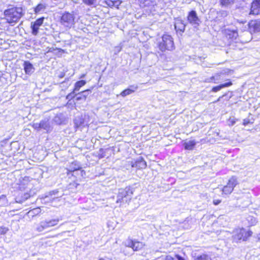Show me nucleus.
Returning <instances> with one entry per match:
<instances>
[{
    "label": "nucleus",
    "instance_id": "1",
    "mask_svg": "<svg viewBox=\"0 0 260 260\" xmlns=\"http://www.w3.org/2000/svg\"><path fill=\"white\" fill-rule=\"evenodd\" d=\"M7 22L9 24L16 23L25 14V9L21 7H13L4 11Z\"/></svg>",
    "mask_w": 260,
    "mask_h": 260
},
{
    "label": "nucleus",
    "instance_id": "2",
    "mask_svg": "<svg viewBox=\"0 0 260 260\" xmlns=\"http://www.w3.org/2000/svg\"><path fill=\"white\" fill-rule=\"evenodd\" d=\"M252 235L253 232L251 230L239 227L234 230L232 238L234 242L238 243L247 241Z\"/></svg>",
    "mask_w": 260,
    "mask_h": 260
},
{
    "label": "nucleus",
    "instance_id": "3",
    "mask_svg": "<svg viewBox=\"0 0 260 260\" xmlns=\"http://www.w3.org/2000/svg\"><path fill=\"white\" fill-rule=\"evenodd\" d=\"M133 194V189L130 187L119 189L117 196L116 203H127L131 201Z\"/></svg>",
    "mask_w": 260,
    "mask_h": 260
},
{
    "label": "nucleus",
    "instance_id": "4",
    "mask_svg": "<svg viewBox=\"0 0 260 260\" xmlns=\"http://www.w3.org/2000/svg\"><path fill=\"white\" fill-rule=\"evenodd\" d=\"M239 184L236 177L233 176L228 181L226 185L221 189V194L225 197L231 194L235 187Z\"/></svg>",
    "mask_w": 260,
    "mask_h": 260
},
{
    "label": "nucleus",
    "instance_id": "5",
    "mask_svg": "<svg viewBox=\"0 0 260 260\" xmlns=\"http://www.w3.org/2000/svg\"><path fill=\"white\" fill-rule=\"evenodd\" d=\"M161 41L158 45L159 49L162 52L166 50H172L174 48L173 38L168 35H164L162 37Z\"/></svg>",
    "mask_w": 260,
    "mask_h": 260
},
{
    "label": "nucleus",
    "instance_id": "6",
    "mask_svg": "<svg viewBox=\"0 0 260 260\" xmlns=\"http://www.w3.org/2000/svg\"><path fill=\"white\" fill-rule=\"evenodd\" d=\"M59 221L60 219L58 218L43 220L37 225L36 231L38 232H42L44 230L56 225Z\"/></svg>",
    "mask_w": 260,
    "mask_h": 260
},
{
    "label": "nucleus",
    "instance_id": "7",
    "mask_svg": "<svg viewBox=\"0 0 260 260\" xmlns=\"http://www.w3.org/2000/svg\"><path fill=\"white\" fill-rule=\"evenodd\" d=\"M75 17L73 13L66 12L61 17L60 22L61 25L68 28H71L75 24Z\"/></svg>",
    "mask_w": 260,
    "mask_h": 260
},
{
    "label": "nucleus",
    "instance_id": "8",
    "mask_svg": "<svg viewBox=\"0 0 260 260\" xmlns=\"http://www.w3.org/2000/svg\"><path fill=\"white\" fill-rule=\"evenodd\" d=\"M140 6L142 8H146L152 15L155 14L158 7L157 6V0H139Z\"/></svg>",
    "mask_w": 260,
    "mask_h": 260
},
{
    "label": "nucleus",
    "instance_id": "9",
    "mask_svg": "<svg viewBox=\"0 0 260 260\" xmlns=\"http://www.w3.org/2000/svg\"><path fill=\"white\" fill-rule=\"evenodd\" d=\"M248 31L251 35L260 34V19L250 20L247 24Z\"/></svg>",
    "mask_w": 260,
    "mask_h": 260
},
{
    "label": "nucleus",
    "instance_id": "10",
    "mask_svg": "<svg viewBox=\"0 0 260 260\" xmlns=\"http://www.w3.org/2000/svg\"><path fill=\"white\" fill-rule=\"evenodd\" d=\"M249 15L257 16L260 15V0H253L249 9Z\"/></svg>",
    "mask_w": 260,
    "mask_h": 260
},
{
    "label": "nucleus",
    "instance_id": "11",
    "mask_svg": "<svg viewBox=\"0 0 260 260\" xmlns=\"http://www.w3.org/2000/svg\"><path fill=\"white\" fill-rule=\"evenodd\" d=\"M44 17H42L37 19L35 21L31 23L30 28L31 29V33L33 35L36 36L39 32V29L40 26L43 23Z\"/></svg>",
    "mask_w": 260,
    "mask_h": 260
},
{
    "label": "nucleus",
    "instance_id": "12",
    "mask_svg": "<svg viewBox=\"0 0 260 260\" xmlns=\"http://www.w3.org/2000/svg\"><path fill=\"white\" fill-rule=\"evenodd\" d=\"M130 165L132 167L135 168L137 169H143L146 168L147 167L146 162L142 157H139L137 159L131 161Z\"/></svg>",
    "mask_w": 260,
    "mask_h": 260
},
{
    "label": "nucleus",
    "instance_id": "13",
    "mask_svg": "<svg viewBox=\"0 0 260 260\" xmlns=\"http://www.w3.org/2000/svg\"><path fill=\"white\" fill-rule=\"evenodd\" d=\"M224 36L229 40L232 41L236 40L238 37L237 29H225L223 31Z\"/></svg>",
    "mask_w": 260,
    "mask_h": 260
},
{
    "label": "nucleus",
    "instance_id": "14",
    "mask_svg": "<svg viewBox=\"0 0 260 260\" xmlns=\"http://www.w3.org/2000/svg\"><path fill=\"white\" fill-rule=\"evenodd\" d=\"M188 21L192 24H199L200 19L196 12L194 10L190 11L187 15Z\"/></svg>",
    "mask_w": 260,
    "mask_h": 260
},
{
    "label": "nucleus",
    "instance_id": "15",
    "mask_svg": "<svg viewBox=\"0 0 260 260\" xmlns=\"http://www.w3.org/2000/svg\"><path fill=\"white\" fill-rule=\"evenodd\" d=\"M226 81L227 82L224 83H221L217 86H213L211 89V91L213 92H217L223 88L228 87L233 85V82L230 79H228Z\"/></svg>",
    "mask_w": 260,
    "mask_h": 260
},
{
    "label": "nucleus",
    "instance_id": "16",
    "mask_svg": "<svg viewBox=\"0 0 260 260\" xmlns=\"http://www.w3.org/2000/svg\"><path fill=\"white\" fill-rule=\"evenodd\" d=\"M24 70L26 74L30 75L35 70L34 66L29 61H24L23 63Z\"/></svg>",
    "mask_w": 260,
    "mask_h": 260
},
{
    "label": "nucleus",
    "instance_id": "17",
    "mask_svg": "<svg viewBox=\"0 0 260 260\" xmlns=\"http://www.w3.org/2000/svg\"><path fill=\"white\" fill-rule=\"evenodd\" d=\"M40 129H43L47 132H49L51 130V127L48 119H43L40 122Z\"/></svg>",
    "mask_w": 260,
    "mask_h": 260
},
{
    "label": "nucleus",
    "instance_id": "18",
    "mask_svg": "<svg viewBox=\"0 0 260 260\" xmlns=\"http://www.w3.org/2000/svg\"><path fill=\"white\" fill-rule=\"evenodd\" d=\"M145 244L142 242L137 241V240H134V244L133 246V251H137L142 249L145 246Z\"/></svg>",
    "mask_w": 260,
    "mask_h": 260
},
{
    "label": "nucleus",
    "instance_id": "19",
    "mask_svg": "<svg viewBox=\"0 0 260 260\" xmlns=\"http://www.w3.org/2000/svg\"><path fill=\"white\" fill-rule=\"evenodd\" d=\"M47 7L45 3H40L34 8V12L35 14L42 13L45 11Z\"/></svg>",
    "mask_w": 260,
    "mask_h": 260
},
{
    "label": "nucleus",
    "instance_id": "20",
    "mask_svg": "<svg viewBox=\"0 0 260 260\" xmlns=\"http://www.w3.org/2000/svg\"><path fill=\"white\" fill-rule=\"evenodd\" d=\"M90 92L91 91L90 90H86L77 94L76 95V100L80 101L81 100H85L86 98L88 96Z\"/></svg>",
    "mask_w": 260,
    "mask_h": 260
},
{
    "label": "nucleus",
    "instance_id": "21",
    "mask_svg": "<svg viewBox=\"0 0 260 260\" xmlns=\"http://www.w3.org/2000/svg\"><path fill=\"white\" fill-rule=\"evenodd\" d=\"M103 3L108 7H112L119 6L120 2L119 0H104Z\"/></svg>",
    "mask_w": 260,
    "mask_h": 260
},
{
    "label": "nucleus",
    "instance_id": "22",
    "mask_svg": "<svg viewBox=\"0 0 260 260\" xmlns=\"http://www.w3.org/2000/svg\"><path fill=\"white\" fill-rule=\"evenodd\" d=\"M196 142L194 140L189 141L185 142L184 144V148L186 150H192L195 145Z\"/></svg>",
    "mask_w": 260,
    "mask_h": 260
},
{
    "label": "nucleus",
    "instance_id": "23",
    "mask_svg": "<svg viewBox=\"0 0 260 260\" xmlns=\"http://www.w3.org/2000/svg\"><path fill=\"white\" fill-rule=\"evenodd\" d=\"M194 260H213L210 255L207 253H202L196 256Z\"/></svg>",
    "mask_w": 260,
    "mask_h": 260
},
{
    "label": "nucleus",
    "instance_id": "24",
    "mask_svg": "<svg viewBox=\"0 0 260 260\" xmlns=\"http://www.w3.org/2000/svg\"><path fill=\"white\" fill-rule=\"evenodd\" d=\"M41 212V210L40 208H36L29 211L27 214L29 216H35L40 214Z\"/></svg>",
    "mask_w": 260,
    "mask_h": 260
},
{
    "label": "nucleus",
    "instance_id": "25",
    "mask_svg": "<svg viewBox=\"0 0 260 260\" xmlns=\"http://www.w3.org/2000/svg\"><path fill=\"white\" fill-rule=\"evenodd\" d=\"M86 84L85 80H80L76 82L75 84L74 91H79L80 88Z\"/></svg>",
    "mask_w": 260,
    "mask_h": 260
},
{
    "label": "nucleus",
    "instance_id": "26",
    "mask_svg": "<svg viewBox=\"0 0 260 260\" xmlns=\"http://www.w3.org/2000/svg\"><path fill=\"white\" fill-rule=\"evenodd\" d=\"M133 244L134 240L130 238H128L122 243V244L124 246V247L131 248H133Z\"/></svg>",
    "mask_w": 260,
    "mask_h": 260
},
{
    "label": "nucleus",
    "instance_id": "27",
    "mask_svg": "<svg viewBox=\"0 0 260 260\" xmlns=\"http://www.w3.org/2000/svg\"><path fill=\"white\" fill-rule=\"evenodd\" d=\"M128 248H126L125 247H121L120 248V252L124 254L125 255L130 256L132 254V253Z\"/></svg>",
    "mask_w": 260,
    "mask_h": 260
},
{
    "label": "nucleus",
    "instance_id": "28",
    "mask_svg": "<svg viewBox=\"0 0 260 260\" xmlns=\"http://www.w3.org/2000/svg\"><path fill=\"white\" fill-rule=\"evenodd\" d=\"M247 220L249 223V226H254L257 223V220L255 217L253 216H249L247 218Z\"/></svg>",
    "mask_w": 260,
    "mask_h": 260
},
{
    "label": "nucleus",
    "instance_id": "29",
    "mask_svg": "<svg viewBox=\"0 0 260 260\" xmlns=\"http://www.w3.org/2000/svg\"><path fill=\"white\" fill-rule=\"evenodd\" d=\"M222 74V73H219L216 74L214 76H211L209 78V82H212L213 83H217V82L216 81V78L218 77H219Z\"/></svg>",
    "mask_w": 260,
    "mask_h": 260
},
{
    "label": "nucleus",
    "instance_id": "30",
    "mask_svg": "<svg viewBox=\"0 0 260 260\" xmlns=\"http://www.w3.org/2000/svg\"><path fill=\"white\" fill-rule=\"evenodd\" d=\"M254 118H251V119L245 118L243 120L242 124L244 126H246L248 124H253L254 123Z\"/></svg>",
    "mask_w": 260,
    "mask_h": 260
},
{
    "label": "nucleus",
    "instance_id": "31",
    "mask_svg": "<svg viewBox=\"0 0 260 260\" xmlns=\"http://www.w3.org/2000/svg\"><path fill=\"white\" fill-rule=\"evenodd\" d=\"M133 90H130L129 89H128V88L125 90H124L123 91H122L121 93H120V95L122 96H126L128 95H129L132 93H133Z\"/></svg>",
    "mask_w": 260,
    "mask_h": 260
},
{
    "label": "nucleus",
    "instance_id": "32",
    "mask_svg": "<svg viewBox=\"0 0 260 260\" xmlns=\"http://www.w3.org/2000/svg\"><path fill=\"white\" fill-rule=\"evenodd\" d=\"M96 2V0H83V2L88 6L94 5L95 4Z\"/></svg>",
    "mask_w": 260,
    "mask_h": 260
},
{
    "label": "nucleus",
    "instance_id": "33",
    "mask_svg": "<svg viewBox=\"0 0 260 260\" xmlns=\"http://www.w3.org/2000/svg\"><path fill=\"white\" fill-rule=\"evenodd\" d=\"M76 91H74V89L72 92H71V93H69L66 96V99L68 100L69 101H70V100H72L74 98H75V92Z\"/></svg>",
    "mask_w": 260,
    "mask_h": 260
},
{
    "label": "nucleus",
    "instance_id": "34",
    "mask_svg": "<svg viewBox=\"0 0 260 260\" xmlns=\"http://www.w3.org/2000/svg\"><path fill=\"white\" fill-rule=\"evenodd\" d=\"M73 166H74L71 169V171H75L81 169V167L79 164H77L76 162L73 163Z\"/></svg>",
    "mask_w": 260,
    "mask_h": 260
},
{
    "label": "nucleus",
    "instance_id": "35",
    "mask_svg": "<svg viewBox=\"0 0 260 260\" xmlns=\"http://www.w3.org/2000/svg\"><path fill=\"white\" fill-rule=\"evenodd\" d=\"M83 121L81 120H79L77 118L74 120L75 126L77 128L80 127L83 124Z\"/></svg>",
    "mask_w": 260,
    "mask_h": 260
},
{
    "label": "nucleus",
    "instance_id": "36",
    "mask_svg": "<svg viewBox=\"0 0 260 260\" xmlns=\"http://www.w3.org/2000/svg\"><path fill=\"white\" fill-rule=\"evenodd\" d=\"M232 0H220V4L222 6H227L229 5Z\"/></svg>",
    "mask_w": 260,
    "mask_h": 260
},
{
    "label": "nucleus",
    "instance_id": "37",
    "mask_svg": "<svg viewBox=\"0 0 260 260\" xmlns=\"http://www.w3.org/2000/svg\"><path fill=\"white\" fill-rule=\"evenodd\" d=\"M32 127L35 129H37V131H40V122L39 123H38V122L34 123L33 124H32Z\"/></svg>",
    "mask_w": 260,
    "mask_h": 260
},
{
    "label": "nucleus",
    "instance_id": "38",
    "mask_svg": "<svg viewBox=\"0 0 260 260\" xmlns=\"http://www.w3.org/2000/svg\"><path fill=\"white\" fill-rule=\"evenodd\" d=\"M54 121L57 124H60L62 123V121L60 119L59 117L58 116H56L54 118Z\"/></svg>",
    "mask_w": 260,
    "mask_h": 260
},
{
    "label": "nucleus",
    "instance_id": "39",
    "mask_svg": "<svg viewBox=\"0 0 260 260\" xmlns=\"http://www.w3.org/2000/svg\"><path fill=\"white\" fill-rule=\"evenodd\" d=\"M130 90H133V92H134L138 88V86L136 85H131L128 88Z\"/></svg>",
    "mask_w": 260,
    "mask_h": 260
},
{
    "label": "nucleus",
    "instance_id": "40",
    "mask_svg": "<svg viewBox=\"0 0 260 260\" xmlns=\"http://www.w3.org/2000/svg\"><path fill=\"white\" fill-rule=\"evenodd\" d=\"M221 202V201L219 199L214 200L213 201V204L216 206L219 204Z\"/></svg>",
    "mask_w": 260,
    "mask_h": 260
},
{
    "label": "nucleus",
    "instance_id": "41",
    "mask_svg": "<svg viewBox=\"0 0 260 260\" xmlns=\"http://www.w3.org/2000/svg\"><path fill=\"white\" fill-rule=\"evenodd\" d=\"M236 22L239 23V24H245L246 22V20H237Z\"/></svg>",
    "mask_w": 260,
    "mask_h": 260
},
{
    "label": "nucleus",
    "instance_id": "42",
    "mask_svg": "<svg viewBox=\"0 0 260 260\" xmlns=\"http://www.w3.org/2000/svg\"><path fill=\"white\" fill-rule=\"evenodd\" d=\"M226 95V94H223L221 96H220L216 101H214L213 102V103H215L218 101H219L220 100V99L224 96H225Z\"/></svg>",
    "mask_w": 260,
    "mask_h": 260
},
{
    "label": "nucleus",
    "instance_id": "43",
    "mask_svg": "<svg viewBox=\"0 0 260 260\" xmlns=\"http://www.w3.org/2000/svg\"><path fill=\"white\" fill-rule=\"evenodd\" d=\"M58 191L57 190H53L52 191H50L49 194V195L51 196L52 194H56Z\"/></svg>",
    "mask_w": 260,
    "mask_h": 260
},
{
    "label": "nucleus",
    "instance_id": "44",
    "mask_svg": "<svg viewBox=\"0 0 260 260\" xmlns=\"http://www.w3.org/2000/svg\"><path fill=\"white\" fill-rule=\"evenodd\" d=\"M64 76H65V73H61L59 75L58 77H59V78H63V77H64Z\"/></svg>",
    "mask_w": 260,
    "mask_h": 260
},
{
    "label": "nucleus",
    "instance_id": "45",
    "mask_svg": "<svg viewBox=\"0 0 260 260\" xmlns=\"http://www.w3.org/2000/svg\"><path fill=\"white\" fill-rule=\"evenodd\" d=\"M166 260H174L173 257L170 256H167L166 257Z\"/></svg>",
    "mask_w": 260,
    "mask_h": 260
},
{
    "label": "nucleus",
    "instance_id": "46",
    "mask_svg": "<svg viewBox=\"0 0 260 260\" xmlns=\"http://www.w3.org/2000/svg\"><path fill=\"white\" fill-rule=\"evenodd\" d=\"M104 258L106 259V260H113V258L112 257H105V258Z\"/></svg>",
    "mask_w": 260,
    "mask_h": 260
},
{
    "label": "nucleus",
    "instance_id": "47",
    "mask_svg": "<svg viewBox=\"0 0 260 260\" xmlns=\"http://www.w3.org/2000/svg\"><path fill=\"white\" fill-rule=\"evenodd\" d=\"M257 240L258 241H260V234L258 235V236H257Z\"/></svg>",
    "mask_w": 260,
    "mask_h": 260
},
{
    "label": "nucleus",
    "instance_id": "48",
    "mask_svg": "<svg viewBox=\"0 0 260 260\" xmlns=\"http://www.w3.org/2000/svg\"><path fill=\"white\" fill-rule=\"evenodd\" d=\"M175 29L176 30V31L177 32V25H176V23L175 24Z\"/></svg>",
    "mask_w": 260,
    "mask_h": 260
},
{
    "label": "nucleus",
    "instance_id": "49",
    "mask_svg": "<svg viewBox=\"0 0 260 260\" xmlns=\"http://www.w3.org/2000/svg\"><path fill=\"white\" fill-rule=\"evenodd\" d=\"M176 256L177 258L179 260V255L178 254H176Z\"/></svg>",
    "mask_w": 260,
    "mask_h": 260
},
{
    "label": "nucleus",
    "instance_id": "50",
    "mask_svg": "<svg viewBox=\"0 0 260 260\" xmlns=\"http://www.w3.org/2000/svg\"><path fill=\"white\" fill-rule=\"evenodd\" d=\"M231 70H228V72H227V74H228V73H230V72H231Z\"/></svg>",
    "mask_w": 260,
    "mask_h": 260
},
{
    "label": "nucleus",
    "instance_id": "51",
    "mask_svg": "<svg viewBox=\"0 0 260 260\" xmlns=\"http://www.w3.org/2000/svg\"><path fill=\"white\" fill-rule=\"evenodd\" d=\"M5 233V232H4V231H3L1 232V234H4V233Z\"/></svg>",
    "mask_w": 260,
    "mask_h": 260
},
{
    "label": "nucleus",
    "instance_id": "52",
    "mask_svg": "<svg viewBox=\"0 0 260 260\" xmlns=\"http://www.w3.org/2000/svg\"><path fill=\"white\" fill-rule=\"evenodd\" d=\"M48 197H49L48 196H46L45 198L46 199V198H48Z\"/></svg>",
    "mask_w": 260,
    "mask_h": 260
},
{
    "label": "nucleus",
    "instance_id": "53",
    "mask_svg": "<svg viewBox=\"0 0 260 260\" xmlns=\"http://www.w3.org/2000/svg\"><path fill=\"white\" fill-rule=\"evenodd\" d=\"M64 83H65V82L64 81V82H62L61 83V84H64Z\"/></svg>",
    "mask_w": 260,
    "mask_h": 260
}]
</instances>
